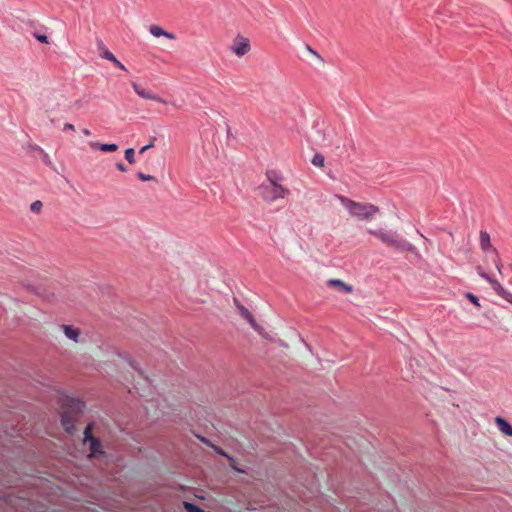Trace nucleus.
<instances>
[{
    "label": "nucleus",
    "mask_w": 512,
    "mask_h": 512,
    "mask_svg": "<svg viewBox=\"0 0 512 512\" xmlns=\"http://www.w3.org/2000/svg\"><path fill=\"white\" fill-rule=\"evenodd\" d=\"M502 268L503 263L498 250L492 245L489 234L482 232V279L487 284L483 288L491 290L512 304V293L507 291L498 279V276H502Z\"/></svg>",
    "instance_id": "1"
},
{
    "label": "nucleus",
    "mask_w": 512,
    "mask_h": 512,
    "mask_svg": "<svg viewBox=\"0 0 512 512\" xmlns=\"http://www.w3.org/2000/svg\"><path fill=\"white\" fill-rule=\"evenodd\" d=\"M61 408L62 426L66 430V432L72 434L74 431V424L77 420V417L83 411L84 403L79 399L64 397L62 399Z\"/></svg>",
    "instance_id": "2"
},
{
    "label": "nucleus",
    "mask_w": 512,
    "mask_h": 512,
    "mask_svg": "<svg viewBox=\"0 0 512 512\" xmlns=\"http://www.w3.org/2000/svg\"><path fill=\"white\" fill-rule=\"evenodd\" d=\"M336 197L349 214L359 220H371L379 212V208L373 204L356 202L342 195Z\"/></svg>",
    "instance_id": "3"
},
{
    "label": "nucleus",
    "mask_w": 512,
    "mask_h": 512,
    "mask_svg": "<svg viewBox=\"0 0 512 512\" xmlns=\"http://www.w3.org/2000/svg\"><path fill=\"white\" fill-rule=\"evenodd\" d=\"M259 192L264 201L272 203L285 198L289 190L277 182L275 173H269L267 181L260 185Z\"/></svg>",
    "instance_id": "4"
},
{
    "label": "nucleus",
    "mask_w": 512,
    "mask_h": 512,
    "mask_svg": "<svg viewBox=\"0 0 512 512\" xmlns=\"http://www.w3.org/2000/svg\"><path fill=\"white\" fill-rule=\"evenodd\" d=\"M368 232L370 234L376 236L387 246H391L394 248L406 249V246L408 245L404 240L399 239L398 236L392 232H386V231H382V230H371V229L368 230Z\"/></svg>",
    "instance_id": "5"
},
{
    "label": "nucleus",
    "mask_w": 512,
    "mask_h": 512,
    "mask_svg": "<svg viewBox=\"0 0 512 512\" xmlns=\"http://www.w3.org/2000/svg\"><path fill=\"white\" fill-rule=\"evenodd\" d=\"M92 427H93L92 424L87 425V427L84 430V440H83L84 444H89V447H90L89 456L90 457H94L98 454L100 455V454L104 453L101 449L100 441L92 435Z\"/></svg>",
    "instance_id": "6"
},
{
    "label": "nucleus",
    "mask_w": 512,
    "mask_h": 512,
    "mask_svg": "<svg viewBox=\"0 0 512 512\" xmlns=\"http://www.w3.org/2000/svg\"><path fill=\"white\" fill-rule=\"evenodd\" d=\"M230 49L236 56L243 57L250 51L251 46L247 38L238 35L233 40Z\"/></svg>",
    "instance_id": "7"
},
{
    "label": "nucleus",
    "mask_w": 512,
    "mask_h": 512,
    "mask_svg": "<svg viewBox=\"0 0 512 512\" xmlns=\"http://www.w3.org/2000/svg\"><path fill=\"white\" fill-rule=\"evenodd\" d=\"M131 86H132L133 90L135 91V93L143 99L152 100V101L162 103V104L167 103L166 100L159 97L157 94L153 93L152 91L145 89L144 87L137 84L136 82H132Z\"/></svg>",
    "instance_id": "8"
},
{
    "label": "nucleus",
    "mask_w": 512,
    "mask_h": 512,
    "mask_svg": "<svg viewBox=\"0 0 512 512\" xmlns=\"http://www.w3.org/2000/svg\"><path fill=\"white\" fill-rule=\"evenodd\" d=\"M234 304L241 317L246 319L254 330L262 334V328L256 323L253 315L249 312V310L244 307L237 298H234Z\"/></svg>",
    "instance_id": "9"
},
{
    "label": "nucleus",
    "mask_w": 512,
    "mask_h": 512,
    "mask_svg": "<svg viewBox=\"0 0 512 512\" xmlns=\"http://www.w3.org/2000/svg\"><path fill=\"white\" fill-rule=\"evenodd\" d=\"M149 31L150 33L154 36V37H166L170 40H175L176 39V36L173 34V33H170L166 30H164L161 26L159 25H151L149 27Z\"/></svg>",
    "instance_id": "10"
},
{
    "label": "nucleus",
    "mask_w": 512,
    "mask_h": 512,
    "mask_svg": "<svg viewBox=\"0 0 512 512\" xmlns=\"http://www.w3.org/2000/svg\"><path fill=\"white\" fill-rule=\"evenodd\" d=\"M495 423L504 435L512 437V426L504 418L497 416Z\"/></svg>",
    "instance_id": "11"
},
{
    "label": "nucleus",
    "mask_w": 512,
    "mask_h": 512,
    "mask_svg": "<svg viewBox=\"0 0 512 512\" xmlns=\"http://www.w3.org/2000/svg\"><path fill=\"white\" fill-rule=\"evenodd\" d=\"M62 330H63L65 336L68 339H70V340H72V341H74L76 343L78 342V338L80 336V330L79 329H77V328H75L73 326L63 325L62 326Z\"/></svg>",
    "instance_id": "12"
},
{
    "label": "nucleus",
    "mask_w": 512,
    "mask_h": 512,
    "mask_svg": "<svg viewBox=\"0 0 512 512\" xmlns=\"http://www.w3.org/2000/svg\"><path fill=\"white\" fill-rule=\"evenodd\" d=\"M89 146L92 149H99L102 152H115L118 149V146L116 144H101L97 141L89 142Z\"/></svg>",
    "instance_id": "13"
},
{
    "label": "nucleus",
    "mask_w": 512,
    "mask_h": 512,
    "mask_svg": "<svg viewBox=\"0 0 512 512\" xmlns=\"http://www.w3.org/2000/svg\"><path fill=\"white\" fill-rule=\"evenodd\" d=\"M328 285L331 287H336L345 293H351L353 291L352 286L347 285L346 283L338 279L329 280Z\"/></svg>",
    "instance_id": "14"
},
{
    "label": "nucleus",
    "mask_w": 512,
    "mask_h": 512,
    "mask_svg": "<svg viewBox=\"0 0 512 512\" xmlns=\"http://www.w3.org/2000/svg\"><path fill=\"white\" fill-rule=\"evenodd\" d=\"M102 57L114 63L121 70H126V67L109 50H105Z\"/></svg>",
    "instance_id": "15"
},
{
    "label": "nucleus",
    "mask_w": 512,
    "mask_h": 512,
    "mask_svg": "<svg viewBox=\"0 0 512 512\" xmlns=\"http://www.w3.org/2000/svg\"><path fill=\"white\" fill-rule=\"evenodd\" d=\"M325 158L322 154L316 153L312 158V164L317 167H324Z\"/></svg>",
    "instance_id": "16"
},
{
    "label": "nucleus",
    "mask_w": 512,
    "mask_h": 512,
    "mask_svg": "<svg viewBox=\"0 0 512 512\" xmlns=\"http://www.w3.org/2000/svg\"><path fill=\"white\" fill-rule=\"evenodd\" d=\"M213 448H214V450H215L218 454H220V455H222V456H225V457H227V458L229 459V461L231 462V467H232V469H234V470H236V471H240L236 466H234V464H233L234 459H233L232 457H230L229 455H227V454L224 452V450H223L222 448L217 447V446H213Z\"/></svg>",
    "instance_id": "17"
},
{
    "label": "nucleus",
    "mask_w": 512,
    "mask_h": 512,
    "mask_svg": "<svg viewBox=\"0 0 512 512\" xmlns=\"http://www.w3.org/2000/svg\"><path fill=\"white\" fill-rule=\"evenodd\" d=\"M134 149L133 148H128L125 150V159L130 163V164H133L135 162V157H134Z\"/></svg>",
    "instance_id": "18"
},
{
    "label": "nucleus",
    "mask_w": 512,
    "mask_h": 512,
    "mask_svg": "<svg viewBox=\"0 0 512 512\" xmlns=\"http://www.w3.org/2000/svg\"><path fill=\"white\" fill-rule=\"evenodd\" d=\"M184 507L187 512H203L198 506L189 502H184Z\"/></svg>",
    "instance_id": "19"
},
{
    "label": "nucleus",
    "mask_w": 512,
    "mask_h": 512,
    "mask_svg": "<svg viewBox=\"0 0 512 512\" xmlns=\"http://www.w3.org/2000/svg\"><path fill=\"white\" fill-rule=\"evenodd\" d=\"M42 202L39 201V200H36L34 201L31 205H30V210L32 212H35V213H38L41 209H42Z\"/></svg>",
    "instance_id": "20"
},
{
    "label": "nucleus",
    "mask_w": 512,
    "mask_h": 512,
    "mask_svg": "<svg viewBox=\"0 0 512 512\" xmlns=\"http://www.w3.org/2000/svg\"><path fill=\"white\" fill-rule=\"evenodd\" d=\"M137 177H138L141 181H151V180H155V177H154V176L144 174L143 172H138V173H137Z\"/></svg>",
    "instance_id": "21"
},
{
    "label": "nucleus",
    "mask_w": 512,
    "mask_h": 512,
    "mask_svg": "<svg viewBox=\"0 0 512 512\" xmlns=\"http://www.w3.org/2000/svg\"><path fill=\"white\" fill-rule=\"evenodd\" d=\"M465 296L473 303L475 306H480L479 299L476 295L472 293H466Z\"/></svg>",
    "instance_id": "22"
},
{
    "label": "nucleus",
    "mask_w": 512,
    "mask_h": 512,
    "mask_svg": "<svg viewBox=\"0 0 512 512\" xmlns=\"http://www.w3.org/2000/svg\"><path fill=\"white\" fill-rule=\"evenodd\" d=\"M156 141V138L155 137H152L151 138V141L148 145H145L143 146L140 150H139V153L140 154H143L145 151H147L148 149L152 148L154 146V142Z\"/></svg>",
    "instance_id": "23"
},
{
    "label": "nucleus",
    "mask_w": 512,
    "mask_h": 512,
    "mask_svg": "<svg viewBox=\"0 0 512 512\" xmlns=\"http://www.w3.org/2000/svg\"><path fill=\"white\" fill-rule=\"evenodd\" d=\"M34 37L41 43H48V37L46 35L35 33Z\"/></svg>",
    "instance_id": "24"
},
{
    "label": "nucleus",
    "mask_w": 512,
    "mask_h": 512,
    "mask_svg": "<svg viewBox=\"0 0 512 512\" xmlns=\"http://www.w3.org/2000/svg\"><path fill=\"white\" fill-rule=\"evenodd\" d=\"M487 4V6L494 7L497 6L501 0H484Z\"/></svg>",
    "instance_id": "25"
},
{
    "label": "nucleus",
    "mask_w": 512,
    "mask_h": 512,
    "mask_svg": "<svg viewBox=\"0 0 512 512\" xmlns=\"http://www.w3.org/2000/svg\"><path fill=\"white\" fill-rule=\"evenodd\" d=\"M64 130H74V125L71 123H66L64 125Z\"/></svg>",
    "instance_id": "26"
},
{
    "label": "nucleus",
    "mask_w": 512,
    "mask_h": 512,
    "mask_svg": "<svg viewBox=\"0 0 512 512\" xmlns=\"http://www.w3.org/2000/svg\"><path fill=\"white\" fill-rule=\"evenodd\" d=\"M117 168L122 171V172H125L126 171V167L124 166L123 163H118L117 164Z\"/></svg>",
    "instance_id": "27"
},
{
    "label": "nucleus",
    "mask_w": 512,
    "mask_h": 512,
    "mask_svg": "<svg viewBox=\"0 0 512 512\" xmlns=\"http://www.w3.org/2000/svg\"><path fill=\"white\" fill-rule=\"evenodd\" d=\"M82 133H83L85 136H90V135H91V131H90L89 129H87V128H84V129L82 130Z\"/></svg>",
    "instance_id": "28"
},
{
    "label": "nucleus",
    "mask_w": 512,
    "mask_h": 512,
    "mask_svg": "<svg viewBox=\"0 0 512 512\" xmlns=\"http://www.w3.org/2000/svg\"><path fill=\"white\" fill-rule=\"evenodd\" d=\"M129 364H130V366H131L133 369H135V370H137V369H138V368H137V366L135 365V363H134L133 361L129 362Z\"/></svg>",
    "instance_id": "29"
},
{
    "label": "nucleus",
    "mask_w": 512,
    "mask_h": 512,
    "mask_svg": "<svg viewBox=\"0 0 512 512\" xmlns=\"http://www.w3.org/2000/svg\"><path fill=\"white\" fill-rule=\"evenodd\" d=\"M308 50L312 53H314V51L312 50V48L310 46H308Z\"/></svg>",
    "instance_id": "30"
}]
</instances>
